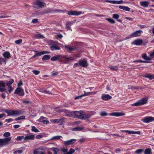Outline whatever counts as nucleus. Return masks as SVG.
<instances>
[{"instance_id":"40","label":"nucleus","mask_w":154,"mask_h":154,"mask_svg":"<svg viewBox=\"0 0 154 154\" xmlns=\"http://www.w3.org/2000/svg\"><path fill=\"white\" fill-rule=\"evenodd\" d=\"M62 137L60 136H57L53 137L51 139L52 140H59L61 138H62Z\"/></svg>"},{"instance_id":"1","label":"nucleus","mask_w":154,"mask_h":154,"mask_svg":"<svg viewBox=\"0 0 154 154\" xmlns=\"http://www.w3.org/2000/svg\"><path fill=\"white\" fill-rule=\"evenodd\" d=\"M65 112L68 113L66 114L67 116L80 119H84V117L82 116L83 112L82 110L71 111L69 110H66Z\"/></svg>"},{"instance_id":"42","label":"nucleus","mask_w":154,"mask_h":154,"mask_svg":"<svg viewBox=\"0 0 154 154\" xmlns=\"http://www.w3.org/2000/svg\"><path fill=\"white\" fill-rule=\"evenodd\" d=\"M24 136H18L15 139V140L17 141H21V140L24 139Z\"/></svg>"},{"instance_id":"9","label":"nucleus","mask_w":154,"mask_h":154,"mask_svg":"<svg viewBox=\"0 0 154 154\" xmlns=\"http://www.w3.org/2000/svg\"><path fill=\"white\" fill-rule=\"evenodd\" d=\"M35 5L40 8H42V7H45L46 5V4L40 0L36 1L34 2Z\"/></svg>"},{"instance_id":"50","label":"nucleus","mask_w":154,"mask_h":154,"mask_svg":"<svg viewBox=\"0 0 154 154\" xmlns=\"http://www.w3.org/2000/svg\"><path fill=\"white\" fill-rule=\"evenodd\" d=\"M82 130V128L80 127H76L73 129L74 131H80Z\"/></svg>"},{"instance_id":"24","label":"nucleus","mask_w":154,"mask_h":154,"mask_svg":"<svg viewBox=\"0 0 154 154\" xmlns=\"http://www.w3.org/2000/svg\"><path fill=\"white\" fill-rule=\"evenodd\" d=\"M142 57L143 58L146 60H152L151 58L148 57L146 54H143L142 55Z\"/></svg>"},{"instance_id":"29","label":"nucleus","mask_w":154,"mask_h":154,"mask_svg":"<svg viewBox=\"0 0 154 154\" xmlns=\"http://www.w3.org/2000/svg\"><path fill=\"white\" fill-rule=\"evenodd\" d=\"M39 91L40 92L44 93V94H51V93L49 91L46 90H43L42 89H40Z\"/></svg>"},{"instance_id":"34","label":"nucleus","mask_w":154,"mask_h":154,"mask_svg":"<svg viewBox=\"0 0 154 154\" xmlns=\"http://www.w3.org/2000/svg\"><path fill=\"white\" fill-rule=\"evenodd\" d=\"M106 20L112 24H114L115 23L114 20L111 18H107L106 19Z\"/></svg>"},{"instance_id":"21","label":"nucleus","mask_w":154,"mask_h":154,"mask_svg":"<svg viewBox=\"0 0 154 154\" xmlns=\"http://www.w3.org/2000/svg\"><path fill=\"white\" fill-rule=\"evenodd\" d=\"M53 12V10L51 8H47L45 9L44 11L42 12V14H48L52 13Z\"/></svg>"},{"instance_id":"7","label":"nucleus","mask_w":154,"mask_h":154,"mask_svg":"<svg viewBox=\"0 0 154 154\" xmlns=\"http://www.w3.org/2000/svg\"><path fill=\"white\" fill-rule=\"evenodd\" d=\"M153 120H154V118L150 116L145 117L142 119V121L143 122L146 123L151 122Z\"/></svg>"},{"instance_id":"12","label":"nucleus","mask_w":154,"mask_h":154,"mask_svg":"<svg viewBox=\"0 0 154 154\" xmlns=\"http://www.w3.org/2000/svg\"><path fill=\"white\" fill-rule=\"evenodd\" d=\"M82 13V11L79 12L75 11H68L67 14L69 15L78 16L81 14Z\"/></svg>"},{"instance_id":"49","label":"nucleus","mask_w":154,"mask_h":154,"mask_svg":"<svg viewBox=\"0 0 154 154\" xmlns=\"http://www.w3.org/2000/svg\"><path fill=\"white\" fill-rule=\"evenodd\" d=\"M22 42V39H20L15 41V43L17 44H19L21 43Z\"/></svg>"},{"instance_id":"11","label":"nucleus","mask_w":154,"mask_h":154,"mask_svg":"<svg viewBox=\"0 0 154 154\" xmlns=\"http://www.w3.org/2000/svg\"><path fill=\"white\" fill-rule=\"evenodd\" d=\"M125 115L124 113L122 112H113L110 113L109 114V115L111 116H113L116 117H119L120 116H124Z\"/></svg>"},{"instance_id":"15","label":"nucleus","mask_w":154,"mask_h":154,"mask_svg":"<svg viewBox=\"0 0 154 154\" xmlns=\"http://www.w3.org/2000/svg\"><path fill=\"white\" fill-rule=\"evenodd\" d=\"M76 139H71L68 141H65L64 142V144L66 145H69L72 144L76 141Z\"/></svg>"},{"instance_id":"25","label":"nucleus","mask_w":154,"mask_h":154,"mask_svg":"<svg viewBox=\"0 0 154 154\" xmlns=\"http://www.w3.org/2000/svg\"><path fill=\"white\" fill-rule=\"evenodd\" d=\"M144 77L148 78L150 80L154 79V75H150L146 74L144 75Z\"/></svg>"},{"instance_id":"36","label":"nucleus","mask_w":154,"mask_h":154,"mask_svg":"<svg viewBox=\"0 0 154 154\" xmlns=\"http://www.w3.org/2000/svg\"><path fill=\"white\" fill-rule=\"evenodd\" d=\"M14 82V80L13 79H10L9 81L8 82L6 83V85L7 86H11L10 85H11Z\"/></svg>"},{"instance_id":"46","label":"nucleus","mask_w":154,"mask_h":154,"mask_svg":"<svg viewBox=\"0 0 154 154\" xmlns=\"http://www.w3.org/2000/svg\"><path fill=\"white\" fill-rule=\"evenodd\" d=\"M32 72L35 75H38L40 73V72L39 71L37 70H33L32 71Z\"/></svg>"},{"instance_id":"54","label":"nucleus","mask_w":154,"mask_h":154,"mask_svg":"<svg viewBox=\"0 0 154 154\" xmlns=\"http://www.w3.org/2000/svg\"><path fill=\"white\" fill-rule=\"evenodd\" d=\"M40 122H42L45 124H48L49 123V122L47 120H43L42 121H40Z\"/></svg>"},{"instance_id":"39","label":"nucleus","mask_w":154,"mask_h":154,"mask_svg":"<svg viewBox=\"0 0 154 154\" xmlns=\"http://www.w3.org/2000/svg\"><path fill=\"white\" fill-rule=\"evenodd\" d=\"M25 119V116H22L16 118L15 119L16 121H17L21 119Z\"/></svg>"},{"instance_id":"26","label":"nucleus","mask_w":154,"mask_h":154,"mask_svg":"<svg viewBox=\"0 0 154 154\" xmlns=\"http://www.w3.org/2000/svg\"><path fill=\"white\" fill-rule=\"evenodd\" d=\"M3 57L5 58H8L10 57L11 54L9 52L6 51L3 54Z\"/></svg>"},{"instance_id":"16","label":"nucleus","mask_w":154,"mask_h":154,"mask_svg":"<svg viewBox=\"0 0 154 154\" xmlns=\"http://www.w3.org/2000/svg\"><path fill=\"white\" fill-rule=\"evenodd\" d=\"M65 48L67 51L68 52H70L72 51L76 50V48L74 47H71L69 45H65Z\"/></svg>"},{"instance_id":"17","label":"nucleus","mask_w":154,"mask_h":154,"mask_svg":"<svg viewBox=\"0 0 154 154\" xmlns=\"http://www.w3.org/2000/svg\"><path fill=\"white\" fill-rule=\"evenodd\" d=\"M48 53L47 51H42L39 52L37 53L34 54L32 57V58H35L38 56H40L42 55Z\"/></svg>"},{"instance_id":"30","label":"nucleus","mask_w":154,"mask_h":154,"mask_svg":"<svg viewBox=\"0 0 154 154\" xmlns=\"http://www.w3.org/2000/svg\"><path fill=\"white\" fill-rule=\"evenodd\" d=\"M144 153V154H152L151 149L150 148H147L145 150Z\"/></svg>"},{"instance_id":"2","label":"nucleus","mask_w":154,"mask_h":154,"mask_svg":"<svg viewBox=\"0 0 154 154\" xmlns=\"http://www.w3.org/2000/svg\"><path fill=\"white\" fill-rule=\"evenodd\" d=\"M11 135L10 133L8 132L5 133L3 136L5 138L0 139V146H3L8 145L9 141L11 139V137H9Z\"/></svg>"},{"instance_id":"55","label":"nucleus","mask_w":154,"mask_h":154,"mask_svg":"<svg viewBox=\"0 0 154 154\" xmlns=\"http://www.w3.org/2000/svg\"><path fill=\"white\" fill-rule=\"evenodd\" d=\"M8 17V16H6L5 15H4V14H0V18H7Z\"/></svg>"},{"instance_id":"56","label":"nucleus","mask_w":154,"mask_h":154,"mask_svg":"<svg viewBox=\"0 0 154 154\" xmlns=\"http://www.w3.org/2000/svg\"><path fill=\"white\" fill-rule=\"evenodd\" d=\"M63 58H65L68 60H74L73 58L72 57H63Z\"/></svg>"},{"instance_id":"6","label":"nucleus","mask_w":154,"mask_h":154,"mask_svg":"<svg viewBox=\"0 0 154 154\" xmlns=\"http://www.w3.org/2000/svg\"><path fill=\"white\" fill-rule=\"evenodd\" d=\"M5 83V81H0V92H5L8 94V92L5 88L6 86Z\"/></svg>"},{"instance_id":"27","label":"nucleus","mask_w":154,"mask_h":154,"mask_svg":"<svg viewBox=\"0 0 154 154\" xmlns=\"http://www.w3.org/2000/svg\"><path fill=\"white\" fill-rule=\"evenodd\" d=\"M140 4L141 6L146 7L148 6L149 3L147 1H142L140 2Z\"/></svg>"},{"instance_id":"44","label":"nucleus","mask_w":154,"mask_h":154,"mask_svg":"<svg viewBox=\"0 0 154 154\" xmlns=\"http://www.w3.org/2000/svg\"><path fill=\"white\" fill-rule=\"evenodd\" d=\"M75 152V150L74 149L72 148H71L70 149L69 152H67L68 154H72L73 153Z\"/></svg>"},{"instance_id":"14","label":"nucleus","mask_w":154,"mask_h":154,"mask_svg":"<svg viewBox=\"0 0 154 154\" xmlns=\"http://www.w3.org/2000/svg\"><path fill=\"white\" fill-rule=\"evenodd\" d=\"M143 41L142 39H137L134 40L132 43V44L136 45H140L143 43Z\"/></svg>"},{"instance_id":"5","label":"nucleus","mask_w":154,"mask_h":154,"mask_svg":"<svg viewBox=\"0 0 154 154\" xmlns=\"http://www.w3.org/2000/svg\"><path fill=\"white\" fill-rule=\"evenodd\" d=\"M143 32L142 30H139L136 31L135 32L131 33L130 35V37H127L126 38V39H128L130 38H132L134 37H136L140 36L141 33Z\"/></svg>"},{"instance_id":"28","label":"nucleus","mask_w":154,"mask_h":154,"mask_svg":"<svg viewBox=\"0 0 154 154\" xmlns=\"http://www.w3.org/2000/svg\"><path fill=\"white\" fill-rule=\"evenodd\" d=\"M109 68L112 71H117L118 69V67L117 66H109Z\"/></svg>"},{"instance_id":"13","label":"nucleus","mask_w":154,"mask_h":154,"mask_svg":"<svg viewBox=\"0 0 154 154\" xmlns=\"http://www.w3.org/2000/svg\"><path fill=\"white\" fill-rule=\"evenodd\" d=\"M112 97L111 96L108 94H102L101 96L102 99L104 100H109L111 99Z\"/></svg>"},{"instance_id":"45","label":"nucleus","mask_w":154,"mask_h":154,"mask_svg":"<svg viewBox=\"0 0 154 154\" xmlns=\"http://www.w3.org/2000/svg\"><path fill=\"white\" fill-rule=\"evenodd\" d=\"M124 131L130 134H135V133H134V131H131L128 130H125Z\"/></svg>"},{"instance_id":"35","label":"nucleus","mask_w":154,"mask_h":154,"mask_svg":"<svg viewBox=\"0 0 154 154\" xmlns=\"http://www.w3.org/2000/svg\"><path fill=\"white\" fill-rule=\"evenodd\" d=\"M50 58L49 55H46L43 56L42 58V60L43 61H45L49 59Z\"/></svg>"},{"instance_id":"61","label":"nucleus","mask_w":154,"mask_h":154,"mask_svg":"<svg viewBox=\"0 0 154 154\" xmlns=\"http://www.w3.org/2000/svg\"><path fill=\"white\" fill-rule=\"evenodd\" d=\"M150 56L151 57H150L152 58H153L154 57V51H153L152 52L150 53Z\"/></svg>"},{"instance_id":"63","label":"nucleus","mask_w":154,"mask_h":154,"mask_svg":"<svg viewBox=\"0 0 154 154\" xmlns=\"http://www.w3.org/2000/svg\"><path fill=\"white\" fill-rule=\"evenodd\" d=\"M13 119H12L10 118L7 119H6L5 120V121L6 122H10L11 121H13Z\"/></svg>"},{"instance_id":"37","label":"nucleus","mask_w":154,"mask_h":154,"mask_svg":"<svg viewBox=\"0 0 154 154\" xmlns=\"http://www.w3.org/2000/svg\"><path fill=\"white\" fill-rule=\"evenodd\" d=\"M143 151V149H139L135 151V153L137 154H140Z\"/></svg>"},{"instance_id":"33","label":"nucleus","mask_w":154,"mask_h":154,"mask_svg":"<svg viewBox=\"0 0 154 154\" xmlns=\"http://www.w3.org/2000/svg\"><path fill=\"white\" fill-rule=\"evenodd\" d=\"M84 117V119H88L91 117V115L89 114H85L83 113V116Z\"/></svg>"},{"instance_id":"53","label":"nucleus","mask_w":154,"mask_h":154,"mask_svg":"<svg viewBox=\"0 0 154 154\" xmlns=\"http://www.w3.org/2000/svg\"><path fill=\"white\" fill-rule=\"evenodd\" d=\"M22 103L25 104H28L31 103V102L29 101H26L25 100H23L22 101Z\"/></svg>"},{"instance_id":"18","label":"nucleus","mask_w":154,"mask_h":154,"mask_svg":"<svg viewBox=\"0 0 154 154\" xmlns=\"http://www.w3.org/2000/svg\"><path fill=\"white\" fill-rule=\"evenodd\" d=\"M72 23L71 22H67L66 23V29L68 30H71V26L72 25Z\"/></svg>"},{"instance_id":"10","label":"nucleus","mask_w":154,"mask_h":154,"mask_svg":"<svg viewBox=\"0 0 154 154\" xmlns=\"http://www.w3.org/2000/svg\"><path fill=\"white\" fill-rule=\"evenodd\" d=\"M79 65L83 67H86L88 66V63L85 59L81 60L79 61Z\"/></svg>"},{"instance_id":"3","label":"nucleus","mask_w":154,"mask_h":154,"mask_svg":"<svg viewBox=\"0 0 154 154\" xmlns=\"http://www.w3.org/2000/svg\"><path fill=\"white\" fill-rule=\"evenodd\" d=\"M5 112L8 114V116H12L14 115L19 116L23 114L21 110H15L6 109Z\"/></svg>"},{"instance_id":"62","label":"nucleus","mask_w":154,"mask_h":154,"mask_svg":"<svg viewBox=\"0 0 154 154\" xmlns=\"http://www.w3.org/2000/svg\"><path fill=\"white\" fill-rule=\"evenodd\" d=\"M1 96L3 99H5L6 97L5 94V93H2L1 94Z\"/></svg>"},{"instance_id":"48","label":"nucleus","mask_w":154,"mask_h":154,"mask_svg":"<svg viewBox=\"0 0 154 154\" xmlns=\"http://www.w3.org/2000/svg\"><path fill=\"white\" fill-rule=\"evenodd\" d=\"M23 152V150H18L17 151H14L13 152V153L14 154H16L17 152L19 154H20Z\"/></svg>"},{"instance_id":"22","label":"nucleus","mask_w":154,"mask_h":154,"mask_svg":"<svg viewBox=\"0 0 154 154\" xmlns=\"http://www.w3.org/2000/svg\"><path fill=\"white\" fill-rule=\"evenodd\" d=\"M33 36L36 39H43L45 38V37L43 35L38 34H35Z\"/></svg>"},{"instance_id":"19","label":"nucleus","mask_w":154,"mask_h":154,"mask_svg":"<svg viewBox=\"0 0 154 154\" xmlns=\"http://www.w3.org/2000/svg\"><path fill=\"white\" fill-rule=\"evenodd\" d=\"M50 49L52 51L60 50V47L56 45H52L50 47Z\"/></svg>"},{"instance_id":"52","label":"nucleus","mask_w":154,"mask_h":154,"mask_svg":"<svg viewBox=\"0 0 154 154\" xmlns=\"http://www.w3.org/2000/svg\"><path fill=\"white\" fill-rule=\"evenodd\" d=\"M86 140V138H83L81 139H80L79 140V142L81 143H82L85 141Z\"/></svg>"},{"instance_id":"8","label":"nucleus","mask_w":154,"mask_h":154,"mask_svg":"<svg viewBox=\"0 0 154 154\" xmlns=\"http://www.w3.org/2000/svg\"><path fill=\"white\" fill-rule=\"evenodd\" d=\"M14 94H18L20 96H23L24 94V90L23 89H20L19 88H17L15 90Z\"/></svg>"},{"instance_id":"64","label":"nucleus","mask_w":154,"mask_h":154,"mask_svg":"<svg viewBox=\"0 0 154 154\" xmlns=\"http://www.w3.org/2000/svg\"><path fill=\"white\" fill-rule=\"evenodd\" d=\"M42 137V136L41 134L38 135L36 136V138L37 139H39Z\"/></svg>"},{"instance_id":"41","label":"nucleus","mask_w":154,"mask_h":154,"mask_svg":"<svg viewBox=\"0 0 154 154\" xmlns=\"http://www.w3.org/2000/svg\"><path fill=\"white\" fill-rule=\"evenodd\" d=\"M32 131L35 132H39L38 130L34 126L32 127Z\"/></svg>"},{"instance_id":"58","label":"nucleus","mask_w":154,"mask_h":154,"mask_svg":"<svg viewBox=\"0 0 154 154\" xmlns=\"http://www.w3.org/2000/svg\"><path fill=\"white\" fill-rule=\"evenodd\" d=\"M38 19H35L32 20V22L33 23H35L38 22Z\"/></svg>"},{"instance_id":"31","label":"nucleus","mask_w":154,"mask_h":154,"mask_svg":"<svg viewBox=\"0 0 154 154\" xmlns=\"http://www.w3.org/2000/svg\"><path fill=\"white\" fill-rule=\"evenodd\" d=\"M64 121V119L63 118L59 120L58 119H55L53 120V122L54 123H59L60 122H63Z\"/></svg>"},{"instance_id":"38","label":"nucleus","mask_w":154,"mask_h":154,"mask_svg":"<svg viewBox=\"0 0 154 154\" xmlns=\"http://www.w3.org/2000/svg\"><path fill=\"white\" fill-rule=\"evenodd\" d=\"M6 62V60L5 59L0 57V64L1 65H2L3 63L5 64Z\"/></svg>"},{"instance_id":"43","label":"nucleus","mask_w":154,"mask_h":154,"mask_svg":"<svg viewBox=\"0 0 154 154\" xmlns=\"http://www.w3.org/2000/svg\"><path fill=\"white\" fill-rule=\"evenodd\" d=\"M100 115L101 116H106L108 115V113L105 111H103L100 112Z\"/></svg>"},{"instance_id":"4","label":"nucleus","mask_w":154,"mask_h":154,"mask_svg":"<svg viewBox=\"0 0 154 154\" xmlns=\"http://www.w3.org/2000/svg\"><path fill=\"white\" fill-rule=\"evenodd\" d=\"M148 99L146 98H143L138 100V101L132 104V106H139L146 104L147 101Z\"/></svg>"},{"instance_id":"23","label":"nucleus","mask_w":154,"mask_h":154,"mask_svg":"<svg viewBox=\"0 0 154 154\" xmlns=\"http://www.w3.org/2000/svg\"><path fill=\"white\" fill-rule=\"evenodd\" d=\"M61 55H56L55 56L52 57L51 58V60L53 61L57 60L61 58Z\"/></svg>"},{"instance_id":"57","label":"nucleus","mask_w":154,"mask_h":154,"mask_svg":"<svg viewBox=\"0 0 154 154\" xmlns=\"http://www.w3.org/2000/svg\"><path fill=\"white\" fill-rule=\"evenodd\" d=\"M124 10L128 11H130V8L127 6H125Z\"/></svg>"},{"instance_id":"60","label":"nucleus","mask_w":154,"mask_h":154,"mask_svg":"<svg viewBox=\"0 0 154 154\" xmlns=\"http://www.w3.org/2000/svg\"><path fill=\"white\" fill-rule=\"evenodd\" d=\"M89 95H90V94L89 92L85 93V94H83L82 95V97H83V96H87Z\"/></svg>"},{"instance_id":"32","label":"nucleus","mask_w":154,"mask_h":154,"mask_svg":"<svg viewBox=\"0 0 154 154\" xmlns=\"http://www.w3.org/2000/svg\"><path fill=\"white\" fill-rule=\"evenodd\" d=\"M52 151L53 152L54 154H58L57 153L59 152V149L57 148H52Z\"/></svg>"},{"instance_id":"59","label":"nucleus","mask_w":154,"mask_h":154,"mask_svg":"<svg viewBox=\"0 0 154 154\" xmlns=\"http://www.w3.org/2000/svg\"><path fill=\"white\" fill-rule=\"evenodd\" d=\"M58 74V72H56L54 73H52L51 74V76H55L57 75Z\"/></svg>"},{"instance_id":"47","label":"nucleus","mask_w":154,"mask_h":154,"mask_svg":"<svg viewBox=\"0 0 154 154\" xmlns=\"http://www.w3.org/2000/svg\"><path fill=\"white\" fill-rule=\"evenodd\" d=\"M12 88L11 86H8V94H10L11 93L12 91ZM9 95V94H8Z\"/></svg>"},{"instance_id":"20","label":"nucleus","mask_w":154,"mask_h":154,"mask_svg":"<svg viewBox=\"0 0 154 154\" xmlns=\"http://www.w3.org/2000/svg\"><path fill=\"white\" fill-rule=\"evenodd\" d=\"M35 139V136L33 135H30L25 137L24 139L25 140H33Z\"/></svg>"},{"instance_id":"51","label":"nucleus","mask_w":154,"mask_h":154,"mask_svg":"<svg viewBox=\"0 0 154 154\" xmlns=\"http://www.w3.org/2000/svg\"><path fill=\"white\" fill-rule=\"evenodd\" d=\"M119 17V15L118 14H114L112 15V17L114 19H118Z\"/></svg>"}]
</instances>
